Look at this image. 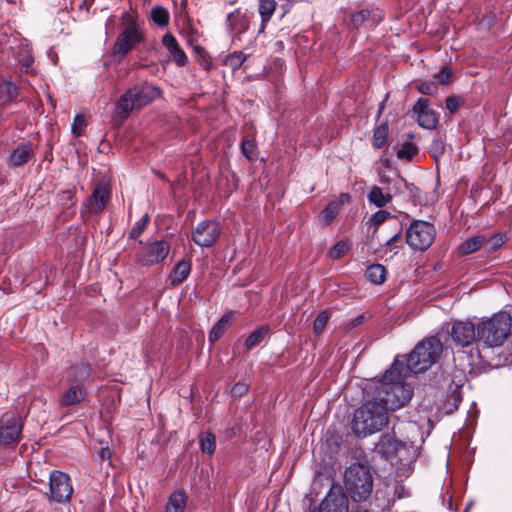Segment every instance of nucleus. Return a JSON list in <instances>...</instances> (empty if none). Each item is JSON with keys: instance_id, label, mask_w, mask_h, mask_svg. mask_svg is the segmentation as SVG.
Instances as JSON below:
<instances>
[{"instance_id": "nucleus-12", "label": "nucleus", "mask_w": 512, "mask_h": 512, "mask_svg": "<svg viewBox=\"0 0 512 512\" xmlns=\"http://www.w3.org/2000/svg\"><path fill=\"white\" fill-rule=\"evenodd\" d=\"M111 197V190L106 182H99L93 189V192L83 202V207L88 213L99 214L108 204Z\"/></svg>"}, {"instance_id": "nucleus-36", "label": "nucleus", "mask_w": 512, "mask_h": 512, "mask_svg": "<svg viewBox=\"0 0 512 512\" xmlns=\"http://www.w3.org/2000/svg\"><path fill=\"white\" fill-rule=\"evenodd\" d=\"M339 213V205L335 202H330L321 212L320 220L323 225H329Z\"/></svg>"}, {"instance_id": "nucleus-57", "label": "nucleus", "mask_w": 512, "mask_h": 512, "mask_svg": "<svg viewBox=\"0 0 512 512\" xmlns=\"http://www.w3.org/2000/svg\"><path fill=\"white\" fill-rule=\"evenodd\" d=\"M383 108H384V102H382V103L380 104V107H379V114L382 112Z\"/></svg>"}, {"instance_id": "nucleus-34", "label": "nucleus", "mask_w": 512, "mask_h": 512, "mask_svg": "<svg viewBox=\"0 0 512 512\" xmlns=\"http://www.w3.org/2000/svg\"><path fill=\"white\" fill-rule=\"evenodd\" d=\"M199 444L203 453L213 454L216 448V438L211 432L201 433L199 435Z\"/></svg>"}, {"instance_id": "nucleus-37", "label": "nucleus", "mask_w": 512, "mask_h": 512, "mask_svg": "<svg viewBox=\"0 0 512 512\" xmlns=\"http://www.w3.org/2000/svg\"><path fill=\"white\" fill-rule=\"evenodd\" d=\"M351 248V244L348 241H338L328 252L331 259L337 260L342 258L348 253Z\"/></svg>"}, {"instance_id": "nucleus-28", "label": "nucleus", "mask_w": 512, "mask_h": 512, "mask_svg": "<svg viewBox=\"0 0 512 512\" xmlns=\"http://www.w3.org/2000/svg\"><path fill=\"white\" fill-rule=\"evenodd\" d=\"M486 242V239L482 235L473 236L465 240L458 248L459 253L461 255H468L477 250H479L483 244Z\"/></svg>"}, {"instance_id": "nucleus-55", "label": "nucleus", "mask_w": 512, "mask_h": 512, "mask_svg": "<svg viewBox=\"0 0 512 512\" xmlns=\"http://www.w3.org/2000/svg\"><path fill=\"white\" fill-rule=\"evenodd\" d=\"M380 183L383 184V185L388 184V186H390L391 185V179L389 177H387V176H382L380 178Z\"/></svg>"}, {"instance_id": "nucleus-48", "label": "nucleus", "mask_w": 512, "mask_h": 512, "mask_svg": "<svg viewBox=\"0 0 512 512\" xmlns=\"http://www.w3.org/2000/svg\"><path fill=\"white\" fill-rule=\"evenodd\" d=\"M418 91L423 95H434L437 92V84L432 81L422 82L417 86Z\"/></svg>"}, {"instance_id": "nucleus-51", "label": "nucleus", "mask_w": 512, "mask_h": 512, "mask_svg": "<svg viewBox=\"0 0 512 512\" xmlns=\"http://www.w3.org/2000/svg\"><path fill=\"white\" fill-rule=\"evenodd\" d=\"M364 318H365L364 315L360 314V315L356 316L355 318L349 320L345 324V329L348 330V331L354 329L355 327H357L358 325L363 323Z\"/></svg>"}, {"instance_id": "nucleus-14", "label": "nucleus", "mask_w": 512, "mask_h": 512, "mask_svg": "<svg viewBox=\"0 0 512 512\" xmlns=\"http://www.w3.org/2000/svg\"><path fill=\"white\" fill-rule=\"evenodd\" d=\"M429 100L427 98H419L413 106V112L417 115L418 124L425 128L432 130L438 124L437 113L429 107Z\"/></svg>"}, {"instance_id": "nucleus-17", "label": "nucleus", "mask_w": 512, "mask_h": 512, "mask_svg": "<svg viewBox=\"0 0 512 512\" xmlns=\"http://www.w3.org/2000/svg\"><path fill=\"white\" fill-rule=\"evenodd\" d=\"M162 45L167 49L174 63L178 67H184L188 63V57L184 50L180 47L177 39L171 34L166 33L162 37Z\"/></svg>"}, {"instance_id": "nucleus-22", "label": "nucleus", "mask_w": 512, "mask_h": 512, "mask_svg": "<svg viewBox=\"0 0 512 512\" xmlns=\"http://www.w3.org/2000/svg\"><path fill=\"white\" fill-rule=\"evenodd\" d=\"M367 198L369 203L382 208L392 201V192L390 188H386V192H384L382 188L372 186Z\"/></svg>"}, {"instance_id": "nucleus-23", "label": "nucleus", "mask_w": 512, "mask_h": 512, "mask_svg": "<svg viewBox=\"0 0 512 512\" xmlns=\"http://www.w3.org/2000/svg\"><path fill=\"white\" fill-rule=\"evenodd\" d=\"M32 148L29 144H24L14 149L9 156V165L12 167L23 166L29 162L32 156Z\"/></svg>"}, {"instance_id": "nucleus-49", "label": "nucleus", "mask_w": 512, "mask_h": 512, "mask_svg": "<svg viewBox=\"0 0 512 512\" xmlns=\"http://www.w3.org/2000/svg\"><path fill=\"white\" fill-rule=\"evenodd\" d=\"M86 125L85 117L81 114H77L72 124V133L76 136L81 135V128Z\"/></svg>"}, {"instance_id": "nucleus-31", "label": "nucleus", "mask_w": 512, "mask_h": 512, "mask_svg": "<svg viewBox=\"0 0 512 512\" xmlns=\"http://www.w3.org/2000/svg\"><path fill=\"white\" fill-rule=\"evenodd\" d=\"M389 134V126L387 122L380 124L375 128L372 138V144L375 148H382L388 139Z\"/></svg>"}, {"instance_id": "nucleus-58", "label": "nucleus", "mask_w": 512, "mask_h": 512, "mask_svg": "<svg viewBox=\"0 0 512 512\" xmlns=\"http://www.w3.org/2000/svg\"><path fill=\"white\" fill-rule=\"evenodd\" d=\"M356 512H368V511H367V510H364V509H360V508H359V509H357V511H356Z\"/></svg>"}, {"instance_id": "nucleus-47", "label": "nucleus", "mask_w": 512, "mask_h": 512, "mask_svg": "<svg viewBox=\"0 0 512 512\" xmlns=\"http://www.w3.org/2000/svg\"><path fill=\"white\" fill-rule=\"evenodd\" d=\"M452 76V70L448 66H443L441 70L434 75V77L442 84L450 83Z\"/></svg>"}, {"instance_id": "nucleus-6", "label": "nucleus", "mask_w": 512, "mask_h": 512, "mask_svg": "<svg viewBox=\"0 0 512 512\" xmlns=\"http://www.w3.org/2000/svg\"><path fill=\"white\" fill-rule=\"evenodd\" d=\"M436 229L430 222L414 220L406 231V243L414 250L425 251L434 242Z\"/></svg>"}, {"instance_id": "nucleus-53", "label": "nucleus", "mask_w": 512, "mask_h": 512, "mask_svg": "<svg viewBox=\"0 0 512 512\" xmlns=\"http://www.w3.org/2000/svg\"><path fill=\"white\" fill-rule=\"evenodd\" d=\"M401 230L398 231L397 233H395L387 242H386V245L387 246H390L392 245L393 243H395L396 241H398L401 237Z\"/></svg>"}, {"instance_id": "nucleus-15", "label": "nucleus", "mask_w": 512, "mask_h": 512, "mask_svg": "<svg viewBox=\"0 0 512 512\" xmlns=\"http://www.w3.org/2000/svg\"><path fill=\"white\" fill-rule=\"evenodd\" d=\"M138 108L144 107L160 96V89L148 83L128 89Z\"/></svg>"}, {"instance_id": "nucleus-13", "label": "nucleus", "mask_w": 512, "mask_h": 512, "mask_svg": "<svg viewBox=\"0 0 512 512\" xmlns=\"http://www.w3.org/2000/svg\"><path fill=\"white\" fill-rule=\"evenodd\" d=\"M319 512H349L347 496L341 486L333 484L319 506Z\"/></svg>"}, {"instance_id": "nucleus-43", "label": "nucleus", "mask_w": 512, "mask_h": 512, "mask_svg": "<svg viewBox=\"0 0 512 512\" xmlns=\"http://www.w3.org/2000/svg\"><path fill=\"white\" fill-rule=\"evenodd\" d=\"M464 99L459 95L448 96L445 100V107L451 113L454 114L464 104Z\"/></svg>"}, {"instance_id": "nucleus-21", "label": "nucleus", "mask_w": 512, "mask_h": 512, "mask_svg": "<svg viewBox=\"0 0 512 512\" xmlns=\"http://www.w3.org/2000/svg\"><path fill=\"white\" fill-rule=\"evenodd\" d=\"M191 272V261L190 260H181L174 267L172 272L169 275V280L172 286H178L182 284L189 276Z\"/></svg>"}, {"instance_id": "nucleus-11", "label": "nucleus", "mask_w": 512, "mask_h": 512, "mask_svg": "<svg viewBox=\"0 0 512 512\" xmlns=\"http://www.w3.org/2000/svg\"><path fill=\"white\" fill-rule=\"evenodd\" d=\"M220 235L219 223L214 220L200 222L192 233V240L200 247H211Z\"/></svg>"}, {"instance_id": "nucleus-4", "label": "nucleus", "mask_w": 512, "mask_h": 512, "mask_svg": "<svg viewBox=\"0 0 512 512\" xmlns=\"http://www.w3.org/2000/svg\"><path fill=\"white\" fill-rule=\"evenodd\" d=\"M344 485L354 501L368 499L373 491V476L369 467L362 463L351 464L345 470Z\"/></svg>"}, {"instance_id": "nucleus-44", "label": "nucleus", "mask_w": 512, "mask_h": 512, "mask_svg": "<svg viewBox=\"0 0 512 512\" xmlns=\"http://www.w3.org/2000/svg\"><path fill=\"white\" fill-rule=\"evenodd\" d=\"M391 216L390 212L387 210H378L376 213L372 215L369 222L375 226L378 227L382 223H384L389 217Z\"/></svg>"}, {"instance_id": "nucleus-29", "label": "nucleus", "mask_w": 512, "mask_h": 512, "mask_svg": "<svg viewBox=\"0 0 512 512\" xmlns=\"http://www.w3.org/2000/svg\"><path fill=\"white\" fill-rule=\"evenodd\" d=\"M365 275L369 281L379 285L385 282L387 270L381 264H372L366 269Z\"/></svg>"}, {"instance_id": "nucleus-56", "label": "nucleus", "mask_w": 512, "mask_h": 512, "mask_svg": "<svg viewBox=\"0 0 512 512\" xmlns=\"http://www.w3.org/2000/svg\"><path fill=\"white\" fill-rule=\"evenodd\" d=\"M202 65L204 66V68H205L206 70H209V69H210V66H211V63H210V62H208V61H205V63H204V64H202Z\"/></svg>"}, {"instance_id": "nucleus-19", "label": "nucleus", "mask_w": 512, "mask_h": 512, "mask_svg": "<svg viewBox=\"0 0 512 512\" xmlns=\"http://www.w3.org/2000/svg\"><path fill=\"white\" fill-rule=\"evenodd\" d=\"M226 22L230 33L237 38H240V36L249 29V21L240 9L229 13Z\"/></svg>"}, {"instance_id": "nucleus-10", "label": "nucleus", "mask_w": 512, "mask_h": 512, "mask_svg": "<svg viewBox=\"0 0 512 512\" xmlns=\"http://www.w3.org/2000/svg\"><path fill=\"white\" fill-rule=\"evenodd\" d=\"M451 339L458 347H468L478 341L477 325L471 321H455L451 327Z\"/></svg>"}, {"instance_id": "nucleus-26", "label": "nucleus", "mask_w": 512, "mask_h": 512, "mask_svg": "<svg viewBox=\"0 0 512 512\" xmlns=\"http://www.w3.org/2000/svg\"><path fill=\"white\" fill-rule=\"evenodd\" d=\"M233 319V313L224 314L212 327L208 339L211 343L216 342L226 331Z\"/></svg>"}, {"instance_id": "nucleus-24", "label": "nucleus", "mask_w": 512, "mask_h": 512, "mask_svg": "<svg viewBox=\"0 0 512 512\" xmlns=\"http://www.w3.org/2000/svg\"><path fill=\"white\" fill-rule=\"evenodd\" d=\"M18 87L11 81L0 83V106H6L17 101Z\"/></svg>"}, {"instance_id": "nucleus-46", "label": "nucleus", "mask_w": 512, "mask_h": 512, "mask_svg": "<svg viewBox=\"0 0 512 512\" xmlns=\"http://www.w3.org/2000/svg\"><path fill=\"white\" fill-rule=\"evenodd\" d=\"M506 239L507 237L505 234L497 233L491 236L486 243L488 245L489 250H495L498 247H500L506 241Z\"/></svg>"}, {"instance_id": "nucleus-38", "label": "nucleus", "mask_w": 512, "mask_h": 512, "mask_svg": "<svg viewBox=\"0 0 512 512\" xmlns=\"http://www.w3.org/2000/svg\"><path fill=\"white\" fill-rule=\"evenodd\" d=\"M150 221V217L148 214H144L141 219H139L131 228L129 232L130 239H138L142 233L146 230L148 223Z\"/></svg>"}, {"instance_id": "nucleus-2", "label": "nucleus", "mask_w": 512, "mask_h": 512, "mask_svg": "<svg viewBox=\"0 0 512 512\" xmlns=\"http://www.w3.org/2000/svg\"><path fill=\"white\" fill-rule=\"evenodd\" d=\"M443 351V345L436 336L428 337L418 343L415 348L408 354L406 359V368L404 364L399 362V370L407 377V373H422L435 364Z\"/></svg>"}, {"instance_id": "nucleus-45", "label": "nucleus", "mask_w": 512, "mask_h": 512, "mask_svg": "<svg viewBox=\"0 0 512 512\" xmlns=\"http://www.w3.org/2000/svg\"><path fill=\"white\" fill-rule=\"evenodd\" d=\"M370 11L367 9L360 10L352 15L351 21L355 28H358L364 24V22L369 18Z\"/></svg>"}, {"instance_id": "nucleus-3", "label": "nucleus", "mask_w": 512, "mask_h": 512, "mask_svg": "<svg viewBox=\"0 0 512 512\" xmlns=\"http://www.w3.org/2000/svg\"><path fill=\"white\" fill-rule=\"evenodd\" d=\"M512 318L507 313H498L477 324L478 341L486 347L502 346L511 334Z\"/></svg>"}, {"instance_id": "nucleus-42", "label": "nucleus", "mask_w": 512, "mask_h": 512, "mask_svg": "<svg viewBox=\"0 0 512 512\" xmlns=\"http://www.w3.org/2000/svg\"><path fill=\"white\" fill-rule=\"evenodd\" d=\"M408 187L406 180L397 174L395 177L391 178V185L386 188H390L392 192V197L394 195H398L404 192V188Z\"/></svg>"}, {"instance_id": "nucleus-16", "label": "nucleus", "mask_w": 512, "mask_h": 512, "mask_svg": "<svg viewBox=\"0 0 512 512\" xmlns=\"http://www.w3.org/2000/svg\"><path fill=\"white\" fill-rule=\"evenodd\" d=\"M406 448V444L395 438L392 434H384L376 444V451L386 459L392 460L399 452Z\"/></svg>"}, {"instance_id": "nucleus-5", "label": "nucleus", "mask_w": 512, "mask_h": 512, "mask_svg": "<svg viewBox=\"0 0 512 512\" xmlns=\"http://www.w3.org/2000/svg\"><path fill=\"white\" fill-rule=\"evenodd\" d=\"M143 29L136 21H131L117 36L112 48L113 57L122 60L132 49L144 41Z\"/></svg>"}, {"instance_id": "nucleus-25", "label": "nucleus", "mask_w": 512, "mask_h": 512, "mask_svg": "<svg viewBox=\"0 0 512 512\" xmlns=\"http://www.w3.org/2000/svg\"><path fill=\"white\" fill-rule=\"evenodd\" d=\"M186 502V492L182 489L176 490L169 496L165 512H184Z\"/></svg>"}, {"instance_id": "nucleus-40", "label": "nucleus", "mask_w": 512, "mask_h": 512, "mask_svg": "<svg viewBox=\"0 0 512 512\" xmlns=\"http://www.w3.org/2000/svg\"><path fill=\"white\" fill-rule=\"evenodd\" d=\"M329 318L330 313L328 310H324L317 315L313 322V332L315 335H320L323 332Z\"/></svg>"}, {"instance_id": "nucleus-8", "label": "nucleus", "mask_w": 512, "mask_h": 512, "mask_svg": "<svg viewBox=\"0 0 512 512\" xmlns=\"http://www.w3.org/2000/svg\"><path fill=\"white\" fill-rule=\"evenodd\" d=\"M73 493L71 478L68 474L54 470L49 477V501L57 503L68 502Z\"/></svg>"}, {"instance_id": "nucleus-33", "label": "nucleus", "mask_w": 512, "mask_h": 512, "mask_svg": "<svg viewBox=\"0 0 512 512\" xmlns=\"http://www.w3.org/2000/svg\"><path fill=\"white\" fill-rule=\"evenodd\" d=\"M151 19L158 26L165 27L170 20L169 11L163 6H155L151 10Z\"/></svg>"}, {"instance_id": "nucleus-52", "label": "nucleus", "mask_w": 512, "mask_h": 512, "mask_svg": "<svg viewBox=\"0 0 512 512\" xmlns=\"http://www.w3.org/2000/svg\"><path fill=\"white\" fill-rule=\"evenodd\" d=\"M21 66L24 68L25 72H29L30 68L34 63V58L31 55H25L20 60Z\"/></svg>"}, {"instance_id": "nucleus-30", "label": "nucleus", "mask_w": 512, "mask_h": 512, "mask_svg": "<svg viewBox=\"0 0 512 512\" xmlns=\"http://www.w3.org/2000/svg\"><path fill=\"white\" fill-rule=\"evenodd\" d=\"M269 331V327L267 325H264L255 330L254 332H252L245 341V346L247 350H251L255 346L259 345L269 334Z\"/></svg>"}, {"instance_id": "nucleus-18", "label": "nucleus", "mask_w": 512, "mask_h": 512, "mask_svg": "<svg viewBox=\"0 0 512 512\" xmlns=\"http://www.w3.org/2000/svg\"><path fill=\"white\" fill-rule=\"evenodd\" d=\"M87 395L83 385L76 383L72 384L66 389L59 397L58 404L60 407H69L81 403Z\"/></svg>"}, {"instance_id": "nucleus-27", "label": "nucleus", "mask_w": 512, "mask_h": 512, "mask_svg": "<svg viewBox=\"0 0 512 512\" xmlns=\"http://www.w3.org/2000/svg\"><path fill=\"white\" fill-rule=\"evenodd\" d=\"M258 11L261 16V27L259 33L264 32L267 23L270 21L276 9L275 0H258Z\"/></svg>"}, {"instance_id": "nucleus-41", "label": "nucleus", "mask_w": 512, "mask_h": 512, "mask_svg": "<svg viewBox=\"0 0 512 512\" xmlns=\"http://www.w3.org/2000/svg\"><path fill=\"white\" fill-rule=\"evenodd\" d=\"M245 59L246 56L241 51L233 52L226 57L225 64L231 69L236 70L241 67Z\"/></svg>"}, {"instance_id": "nucleus-35", "label": "nucleus", "mask_w": 512, "mask_h": 512, "mask_svg": "<svg viewBox=\"0 0 512 512\" xmlns=\"http://www.w3.org/2000/svg\"><path fill=\"white\" fill-rule=\"evenodd\" d=\"M90 365L85 363H80L74 365L72 367V373L70 376V380L76 383L84 382L88 376L90 375Z\"/></svg>"}, {"instance_id": "nucleus-54", "label": "nucleus", "mask_w": 512, "mask_h": 512, "mask_svg": "<svg viewBox=\"0 0 512 512\" xmlns=\"http://www.w3.org/2000/svg\"><path fill=\"white\" fill-rule=\"evenodd\" d=\"M407 186H411V187H405L404 190H408L410 194L414 195V193L416 191H418V188L412 184V183H407Z\"/></svg>"}, {"instance_id": "nucleus-9", "label": "nucleus", "mask_w": 512, "mask_h": 512, "mask_svg": "<svg viewBox=\"0 0 512 512\" xmlns=\"http://www.w3.org/2000/svg\"><path fill=\"white\" fill-rule=\"evenodd\" d=\"M23 429L20 415L14 411L5 412L0 418V443L11 445L19 442Z\"/></svg>"}, {"instance_id": "nucleus-59", "label": "nucleus", "mask_w": 512, "mask_h": 512, "mask_svg": "<svg viewBox=\"0 0 512 512\" xmlns=\"http://www.w3.org/2000/svg\"><path fill=\"white\" fill-rule=\"evenodd\" d=\"M197 51H198V52H199V51H203V52H204V49H203V47H197Z\"/></svg>"}, {"instance_id": "nucleus-32", "label": "nucleus", "mask_w": 512, "mask_h": 512, "mask_svg": "<svg viewBox=\"0 0 512 512\" xmlns=\"http://www.w3.org/2000/svg\"><path fill=\"white\" fill-rule=\"evenodd\" d=\"M241 152L248 160L256 158L257 143L253 136H246L241 141Z\"/></svg>"}, {"instance_id": "nucleus-1", "label": "nucleus", "mask_w": 512, "mask_h": 512, "mask_svg": "<svg viewBox=\"0 0 512 512\" xmlns=\"http://www.w3.org/2000/svg\"><path fill=\"white\" fill-rule=\"evenodd\" d=\"M396 360L383 376L373 381L366 391V400L353 415V433L364 438L381 431L389 423V412L404 407L412 398L413 388L405 382V375Z\"/></svg>"}, {"instance_id": "nucleus-39", "label": "nucleus", "mask_w": 512, "mask_h": 512, "mask_svg": "<svg viewBox=\"0 0 512 512\" xmlns=\"http://www.w3.org/2000/svg\"><path fill=\"white\" fill-rule=\"evenodd\" d=\"M418 153V148L411 142H405L401 148L397 151V158L411 161L413 157Z\"/></svg>"}, {"instance_id": "nucleus-50", "label": "nucleus", "mask_w": 512, "mask_h": 512, "mask_svg": "<svg viewBox=\"0 0 512 512\" xmlns=\"http://www.w3.org/2000/svg\"><path fill=\"white\" fill-rule=\"evenodd\" d=\"M249 389V385L245 382H237L234 384V386L231 388V394L234 397H241L244 394L247 393Z\"/></svg>"}, {"instance_id": "nucleus-7", "label": "nucleus", "mask_w": 512, "mask_h": 512, "mask_svg": "<svg viewBox=\"0 0 512 512\" xmlns=\"http://www.w3.org/2000/svg\"><path fill=\"white\" fill-rule=\"evenodd\" d=\"M139 244L141 248L136 254V262L145 267L162 263L169 255L171 249L170 243L166 240L139 241Z\"/></svg>"}, {"instance_id": "nucleus-20", "label": "nucleus", "mask_w": 512, "mask_h": 512, "mask_svg": "<svg viewBox=\"0 0 512 512\" xmlns=\"http://www.w3.org/2000/svg\"><path fill=\"white\" fill-rule=\"evenodd\" d=\"M138 108L132 96H128V90L119 98L115 105L114 120L124 122L130 113Z\"/></svg>"}]
</instances>
